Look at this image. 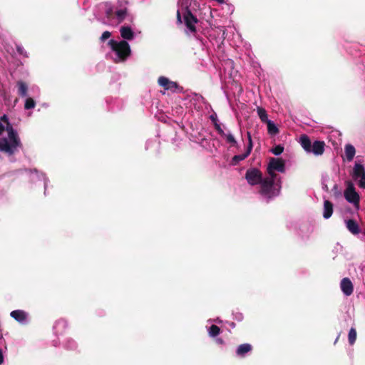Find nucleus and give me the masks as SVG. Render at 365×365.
<instances>
[{
	"mask_svg": "<svg viewBox=\"0 0 365 365\" xmlns=\"http://www.w3.org/2000/svg\"><path fill=\"white\" fill-rule=\"evenodd\" d=\"M7 131L8 137L0 140V151L9 155L14 154L19 148H21L22 143L17 131L10 123L6 115L0 117V135L4 130Z\"/></svg>",
	"mask_w": 365,
	"mask_h": 365,
	"instance_id": "1",
	"label": "nucleus"
},
{
	"mask_svg": "<svg viewBox=\"0 0 365 365\" xmlns=\"http://www.w3.org/2000/svg\"><path fill=\"white\" fill-rule=\"evenodd\" d=\"M128 1H119L116 5L105 4V14L107 21L105 24L116 26L127 19H132L128 8Z\"/></svg>",
	"mask_w": 365,
	"mask_h": 365,
	"instance_id": "2",
	"label": "nucleus"
},
{
	"mask_svg": "<svg viewBox=\"0 0 365 365\" xmlns=\"http://www.w3.org/2000/svg\"><path fill=\"white\" fill-rule=\"evenodd\" d=\"M282 187L281 178H272L269 175L260 182L259 193L262 197L270 200L279 195Z\"/></svg>",
	"mask_w": 365,
	"mask_h": 365,
	"instance_id": "3",
	"label": "nucleus"
},
{
	"mask_svg": "<svg viewBox=\"0 0 365 365\" xmlns=\"http://www.w3.org/2000/svg\"><path fill=\"white\" fill-rule=\"evenodd\" d=\"M108 44L115 53V62L125 61L130 53V46L125 41H117L112 39L109 41Z\"/></svg>",
	"mask_w": 365,
	"mask_h": 365,
	"instance_id": "4",
	"label": "nucleus"
},
{
	"mask_svg": "<svg viewBox=\"0 0 365 365\" xmlns=\"http://www.w3.org/2000/svg\"><path fill=\"white\" fill-rule=\"evenodd\" d=\"M276 171L284 173L285 162L282 158H271L267 165V173L272 178H279V177L275 173Z\"/></svg>",
	"mask_w": 365,
	"mask_h": 365,
	"instance_id": "5",
	"label": "nucleus"
},
{
	"mask_svg": "<svg viewBox=\"0 0 365 365\" xmlns=\"http://www.w3.org/2000/svg\"><path fill=\"white\" fill-rule=\"evenodd\" d=\"M353 180L360 188L365 189V168L360 163H355L351 173Z\"/></svg>",
	"mask_w": 365,
	"mask_h": 365,
	"instance_id": "6",
	"label": "nucleus"
},
{
	"mask_svg": "<svg viewBox=\"0 0 365 365\" xmlns=\"http://www.w3.org/2000/svg\"><path fill=\"white\" fill-rule=\"evenodd\" d=\"M344 195L345 199L350 203L353 204L356 210L359 208V195L356 192L354 185L349 182L346 190H344Z\"/></svg>",
	"mask_w": 365,
	"mask_h": 365,
	"instance_id": "7",
	"label": "nucleus"
},
{
	"mask_svg": "<svg viewBox=\"0 0 365 365\" xmlns=\"http://www.w3.org/2000/svg\"><path fill=\"white\" fill-rule=\"evenodd\" d=\"M247 182L251 185L260 184L262 178L261 171L257 168H251L247 170L245 175Z\"/></svg>",
	"mask_w": 365,
	"mask_h": 365,
	"instance_id": "8",
	"label": "nucleus"
},
{
	"mask_svg": "<svg viewBox=\"0 0 365 365\" xmlns=\"http://www.w3.org/2000/svg\"><path fill=\"white\" fill-rule=\"evenodd\" d=\"M158 84L165 88V90L176 92L180 89L178 83L174 81H170L165 76H160L158 78Z\"/></svg>",
	"mask_w": 365,
	"mask_h": 365,
	"instance_id": "9",
	"label": "nucleus"
},
{
	"mask_svg": "<svg viewBox=\"0 0 365 365\" xmlns=\"http://www.w3.org/2000/svg\"><path fill=\"white\" fill-rule=\"evenodd\" d=\"M340 287H341L342 292L346 296H350L353 293V291H354L353 284H352L351 281L347 277L343 278L341 279V283H340Z\"/></svg>",
	"mask_w": 365,
	"mask_h": 365,
	"instance_id": "10",
	"label": "nucleus"
},
{
	"mask_svg": "<svg viewBox=\"0 0 365 365\" xmlns=\"http://www.w3.org/2000/svg\"><path fill=\"white\" fill-rule=\"evenodd\" d=\"M185 23L187 29L191 32H195V24L197 19L190 13L187 12L185 15Z\"/></svg>",
	"mask_w": 365,
	"mask_h": 365,
	"instance_id": "11",
	"label": "nucleus"
},
{
	"mask_svg": "<svg viewBox=\"0 0 365 365\" xmlns=\"http://www.w3.org/2000/svg\"><path fill=\"white\" fill-rule=\"evenodd\" d=\"M10 315L19 323L26 324L27 322L28 314L23 310L17 309L12 311Z\"/></svg>",
	"mask_w": 365,
	"mask_h": 365,
	"instance_id": "12",
	"label": "nucleus"
},
{
	"mask_svg": "<svg viewBox=\"0 0 365 365\" xmlns=\"http://www.w3.org/2000/svg\"><path fill=\"white\" fill-rule=\"evenodd\" d=\"M215 129L217 133L223 138L226 139V141L228 143L235 145L236 140L232 134L230 132L225 133L221 128L220 125L217 123H215Z\"/></svg>",
	"mask_w": 365,
	"mask_h": 365,
	"instance_id": "13",
	"label": "nucleus"
},
{
	"mask_svg": "<svg viewBox=\"0 0 365 365\" xmlns=\"http://www.w3.org/2000/svg\"><path fill=\"white\" fill-rule=\"evenodd\" d=\"M324 141L315 140L312 145L309 153H312L315 155H322L324 152Z\"/></svg>",
	"mask_w": 365,
	"mask_h": 365,
	"instance_id": "14",
	"label": "nucleus"
},
{
	"mask_svg": "<svg viewBox=\"0 0 365 365\" xmlns=\"http://www.w3.org/2000/svg\"><path fill=\"white\" fill-rule=\"evenodd\" d=\"M345 224L347 230L353 235H358L360 233L361 230L356 221L349 219L345 220Z\"/></svg>",
	"mask_w": 365,
	"mask_h": 365,
	"instance_id": "15",
	"label": "nucleus"
},
{
	"mask_svg": "<svg viewBox=\"0 0 365 365\" xmlns=\"http://www.w3.org/2000/svg\"><path fill=\"white\" fill-rule=\"evenodd\" d=\"M333 213V204L329 200H324V209H323V217L324 219H329L331 217Z\"/></svg>",
	"mask_w": 365,
	"mask_h": 365,
	"instance_id": "16",
	"label": "nucleus"
},
{
	"mask_svg": "<svg viewBox=\"0 0 365 365\" xmlns=\"http://www.w3.org/2000/svg\"><path fill=\"white\" fill-rule=\"evenodd\" d=\"M120 33L121 37L126 40H131L134 36L133 31L130 26H122Z\"/></svg>",
	"mask_w": 365,
	"mask_h": 365,
	"instance_id": "17",
	"label": "nucleus"
},
{
	"mask_svg": "<svg viewBox=\"0 0 365 365\" xmlns=\"http://www.w3.org/2000/svg\"><path fill=\"white\" fill-rule=\"evenodd\" d=\"M299 143H300L302 147L303 148V149L307 153H309L312 143L309 138L307 135H302L300 136Z\"/></svg>",
	"mask_w": 365,
	"mask_h": 365,
	"instance_id": "18",
	"label": "nucleus"
},
{
	"mask_svg": "<svg viewBox=\"0 0 365 365\" xmlns=\"http://www.w3.org/2000/svg\"><path fill=\"white\" fill-rule=\"evenodd\" d=\"M252 350V346L250 344H243L240 345L237 350L236 354L237 356L243 357L245 355Z\"/></svg>",
	"mask_w": 365,
	"mask_h": 365,
	"instance_id": "19",
	"label": "nucleus"
},
{
	"mask_svg": "<svg viewBox=\"0 0 365 365\" xmlns=\"http://www.w3.org/2000/svg\"><path fill=\"white\" fill-rule=\"evenodd\" d=\"M355 153V148L352 145L348 144L345 146V155L348 161L353 160Z\"/></svg>",
	"mask_w": 365,
	"mask_h": 365,
	"instance_id": "20",
	"label": "nucleus"
},
{
	"mask_svg": "<svg viewBox=\"0 0 365 365\" xmlns=\"http://www.w3.org/2000/svg\"><path fill=\"white\" fill-rule=\"evenodd\" d=\"M251 151L252 150H250L249 149L247 148V150L245 153L241 154V155H235L232 158V163L235 165V164L238 163L239 162L244 160L246 158H247L249 156Z\"/></svg>",
	"mask_w": 365,
	"mask_h": 365,
	"instance_id": "21",
	"label": "nucleus"
},
{
	"mask_svg": "<svg viewBox=\"0 0 365 365\" xmlns=\"http://www.w3.org/2000/svg\"><path fill=\"white\" fill-rule=\"evenodd\" d=\"M257 112L258 114L259 118L263 123H267L270 120L268 119V116L267 114V111L264 108L261 107H257Z\"/></svg>",
	"mask_w": 365,
	"mask_h": 365,
	"instance_id": "22",
	"label": "nucleus"
},
{
	"mask_svg": "<svg viewBox=\"0 0 365 365\" xmlns=\"http://www.w3.org/2000/svg\"><path fill=\"white\" fill-rule=\"evenodd\" d=\"M266 123L267 125V131L269 135H275L279 133L278 128L272 120H269Z\"/></svg>",
	"mask_w": 365,
	"mask_h": 365,
	"instance_id": "23",
	"label": "nucleus"
},
{
	"mask_svg": "<svg viewBox=\"0 0 365 365\" xmlns=\"http://www.w3.org/2000/svg\"><path fill=\"white\" fill-rule=\"evenodd\" d=\"M17 85H18V87H19V90H18L19 94L21 96H23V97L26 96V95H27V90H28L27 85L25 83L22 82V81L18 82Z\"/></svg>",
	"mask_w": 365,
	"mask_h": 365,
	"instance_id": "24",
	"label": "nucleus"
},
{
	"mask_svg": "<svg viewBox=\"0 0 365 365\" xmlns=\"http://www.w3.org/2000/svg\"><path fill=\"white\" fill-rule=\"evenodd\" d=\"M349 342L351 345L354 344L356 339V331L354 328H351L349 332Z\"/></svg>",
	"mask_w": 365,
	"mask_h": 365,
	"instance_id": "25",
	"label": "nucleus"
},
{
	"mask_svg": "<svg viewBox=\"0 0 365 365\" xmlns=\"http://www.w3.org/2000/svg\"><path fill=\"white\" fill-rule=\"evenodd\" d=\"M36 103L34 100L31 98H27L25 101L24 108L26 110L34 108L35 107Z\"/></svg>",
	"mask_w": 365,
	"mask_h": 365,
	"instance_id": "26",
	"label": "nucleus"
},
{
	"mask_svg": "<svg viewBox=\"0 0 365 365\" xmlns=\"http://www.w3.org/2000/svg\"><path fill=\"white\" fill-rule=\"evenodd\" d=\"M271 153L275 155H279L284 151V147L281 145H277L271 149Z\"/></svg>",
	"mask_w": 365,
	"mask_h": 365,
	"instance_id": "27",
	"label": "nucleus"
},
{
	"mask_svg": "<svg viewBox=\"0 0 365 365\" xmlns=\"http://www.w3.org/2000/svg\"><path fill=\"white\" fill-rule=\"evenodd\" d=\"M220 328L216 325H212L209 329V334L211 336H216L220 334Z\"/></svg>",
	"mask_w": 365,
	"mask_h": 365,
	"instance_id": "28",
	"label": "nucleus"
},
{
	"mask_svg": "<svg viewBox=\"0 0 365 365\" xmlns=\"http://www.w3.org/2000/svg\"><path fill=\"white\" fill-rule=\"evenodd\" d=\"M66 325V322H64L63 320H60V321H58L55 325H54V329L57 331V329L59 328V327H65Z\"/></svg>",
	"mask_w": 365,
	"mask_h": 365,
	"instance_id": "29",
	"label": "nucleus"
},
{
	"mask_svg": "<svg viewBox=\"0 0 365 365\" xmlns=\"http://www.w3.org/2000/svg\"><path fill=\"white\" fill-rule=\"evenodd\" d=\"M247 139H248V145H247V148L249 149L250 150H252V148H253L252 136H251V134L250 132H247Z\"/></svg>",
	"mask_w": 365,
	"mask_h": 365,
	"instance_id": "30",
	"label": "nucleus"
},
{
	"mask_svg": "<svg viewBox=\"0 0 365 365\" xmlns=\"http://www.w3.org/2000/svg\"><path fill=\"white\" fill-rule=\"evenodd\" d=\"M111 36V33L106 31H104L102 35H101V40L102 41H106V39L109 38Z\"/></svg>",
	"mask_w": 365,
	"mask_h": 365,
	"instance_id": "31",
	"label": "nucleus"
},
{
	"mask_svg": "<svg viewBox=\"0 0 365 365\" xmlns=\"http://www.w3.org/2000/svg\"><path fill=\"white\" fill-rule=\"evenodd\" d=\"M66 346L68 348V349H74L76 346V343L73 340H68L67 341V344H66Z\"/></svg>",
	"mask_w": 365,
	"mask_h": 365,
	"instance_id": "32",
	"label": "nucleus"
},
{
	"mask_svg": "<svg viewBox=\"0 0 365 365\" xmlns=\"http://www.w3.org/2000/svg\"><path fill=\"white\" fill-rule=\"evenodd\" d=\"M17 51L19 54L23 55L24 56H27L26 51H24V48L21 46H17Z\"/></svg>",
	"mask_w": 365,
	"mask_h": 365,
	"instance_id": "33",
	"label": "nucleus"
},
{
	"mask_svg": "<svg viewBox=\"0 0 365 365\" xmlns=\"http://www.w3.org/2000/svg\"><path fill=\"white\" fill-rule=\"evenodd\" d=\"M210 119L213 122L215 126V123H218V120H217V118L216 115H211Z\"/></svg>",
	"mask_w": 365,
	"mask_h": 365,
	"instance_id": "34",
	"label": "nucleus"
},
{
	"mask_svg": "<svg viewBox=\"0 0 365 365\" xmlns=\"http://www.w3.org/2000/svg\"><path fill=\"white\" fill-rule=\"evenodd\" d=\"M3 362H4V356H3L1 350L0 349V364H1Z\"/></svg>",
	"mask_w": 365,
	"mask_h": 365,
	"instance_id": "35",
	"label": "nucleus"
},
{
	"mask_svg": "<svg viewBox=\"0 0 365 365\" xmlns=\"http://www.w3.org/2000/svg\"><path fill=\"white\" fill-rule=\"evenodd\" d=\"M177 15H178V21L181 22V17H180V14L179 11H178Z\"/></svg>",
	"mask_w": 365,
	"mask_h": 365,
	"instance_id": "36",
	"label": "nucleus"
},
{
	"mask_svg": "<svg viewBox=\"0 0 365 365\" xmlns=\"http://www.w3.org/2000/svg\"><path fill=\"white\" fill-rule=\"evenodd\" d=\"M46 186H47V179L45 178V182H44L45 189L46 188Z\"/></svg>",
	"mask_w": 365,
	"mask_h": 365,
	"instance_id": "37",
	"label": "nucleus"
},
{
	"mask_svg": "<svg viewBox=\"0 0 365 365\" xmlns=\"http://www.w3.org/2000/svg\"><path fill=\"white\" fill-rule=\"evenodd\" d=\"M230 326H231L232 328H234V327H235V323L231 322V323H230Z\"/></svg>",
	"mask_w": 365,
	"mask_h": 365,
	"instance_id": "38",
	"label": "nucleus"
}]
</instances>
